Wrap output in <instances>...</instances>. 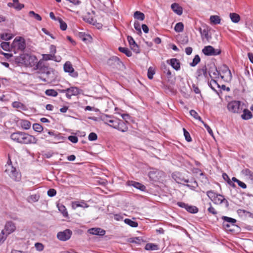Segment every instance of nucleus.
<instances>
[{
  "instance_id": "b1692460",
  "label": "nucleus",
  "mask_w": 253,
  "mask_h": 253,
  "mask_svg": "<svg viewBox=\"0 0 253 253\" xmlns=\"http://www.w3.org/2000/svg\"><path fill=\"white\" fill-rule=\"evenodd\" d=\"M243 112V114L241 115V117L243 120H249L252 118L253 115L251 112L247 109H245L243 108V110L242 111Z\"/></svg>"
},
{
  "instance_id": "c9c22d12",
  "label": "nucleus",
  "mask_w": 253,
  "mask_h": 253,
  "mask_svg": "<svg viewBox=\"0 0 253 253\" xmlns=\"http://www.w3.org/2000/svg\"><path fill=\"white\" fill-rule=\"evenodd\" d=\"M222 219L224 220L223 222H227V223H230L232 226L234 225L236 222V219L227 216H222Z\"/></svg>"
},
{
  "instance_id": "5701e85b",
  "label": "nucleus",
  "mask_w": 253,
  "mask_h": 253,
  "mask_svg": "<svg viewBox=\"0 0 253 253\" xmlns=\"http://www.w3.org/2000/svg\"><path fill=\"white\" fill-rule=\"evenodd\" d=\"M172 10L177 14L180 15L182 14V8L176 3H172L171 5Z\"/></svg>"
},
{
  "instance_id": "bf43d9fd",
  "label": "nucleus",
  "mask_w": 253,
  "mask_h": 253,
  "mask_svg": "<svg viewBox=\"0 0 253 253\" xmlns=\"http://www.w3.org/2000/svg\"><path fill=\"white\" fill-rule=\"evenodd\" d=\"M183 129L184 135L185 136V139L188 142L191 141L192 139H191V138L190 137L189 133L185 128H183Z\"/></svg>"
},
{
  "instance_id": "9d476101",
  "label": "nucleus",
  "mask_w": 253,
  "mask_h": 253,
  "mask_svg": "<svg viewBox=\"0 0 253 253\" xmlns=\"http://www.w3.org/2000/svg\"><path fill=\"white\" fill-rule=\"evenodd\" d=\"M221 79L226 82H230L232 80V75L229 68L225 66L224 67L222 73L220 74Z\"/></svg>"
},
{
  "instance_id": "603ef678",
  "label": "nucleus",
  "mask_w": 253,
  "mask_h": 253,
  "mask_svg": "<svg viewBox=\"0 0 253 253\" xmlns=\"http://www.w3.org/2000/svg\"><path fill=\"white\" fill-rule=\"evenodd\" d=\"M155 71L153 67H149L148 70L147 76L148 78L149 79H152L153 78V75L155 74Z\"/></svg>"
},
{
  "instance_id": "f8f14e48",
  "label": "nucleus",
  "mask_w": 253,
  "mask_h": 253,
  "mask_svg": "<svg viewBox=\"0 0 253 253\" xmlns=\"http://www.w3.org/2000/svg\"><path fill=\"white\" fill-rule=\"evenodd\" d=\"M16 230V226L14 223L9 221L6 222L4 226V229L3 230L7 234H10Z\"/></svg>"
},
{
  "instance_id": "6e6552de",
  "label": "nucleus",
  "mask_w": 253,
  "mask_h": 253,
  "mask_svg": "<svg viewBox=\"0 0 253 253\" xmlns=\"http://www.w3.org/2000/svg\"><path fill=\"white\" fill-rule=\"evenodd\" d=\"M176 182L180 184H183V182L186 183H190L189 184H186L185 186H187L188 187L190 188L192 190H194L198 187V183L195 180L190 181H189L188 179L177 178V179H176Z\"/></svg>"
},
{
  "instance_id": "8fccbe9b",
  "label": "nucleus",
  "mask_w": 253,
  "mask_h": 253,
  "mask_svg": "<svg viewBox=\"0 0 253 253\" xmlns=\"http://www.w3.org/2000/svg\"><path fill=\"white\" fill-rule=\"evenodd\" d=\"M57 20L60 23V29L63 31L66 30L67 27L66 23L64 22L60 18H58Z\"/></svg>"
},
{
  "instance_id": "4d7b16f0",
  "label": "nucleus",
  "mask_w": 253,
  "mask_h": 253,
  "mask_svg": "<svg viewBox=\"0 0 253 253\" xmlns=\"http://www.w3.org/2000/svg\"><path fill=\"white\" fill-rule=\"evenodd\" d=\"M35 247L38 251L41 252L44 249V246L41 243H36L35 244Z\"/></svg>"
},
{
  "instance_id": "20e7f679",
  "label": "nucleus",
  "mask_w": 253,
  "mask_h": 253,
  "mask_svg": "<svg viewBox=\"0 0 253 253\" xmlns=\"http://www.w3.org/2000/svg\"><path fill=\"white\" fill-rule=\"evenodd\" d=\"M5 172L15 181H19L21 179V175L20 173L11 164L7 163L5 165Z\"/></svg>"
},
{
  "instance_id": "052dcab7",
  "label": "nucleus",
  "mask_w": 253,
  "mask_h": 253,
  "mask_svg": "<svg viewBox=\"0 0 253 253\" xmlns=\"http://www.w3.org/2000/svg\"><path fill=\"white\" fill-rule=\"evenodd\" d=\"M222 176H223V178H224V179L225 180L227 181L229 184H230L231 185H232L234 187L235 186L234 184H233V183L232 184V182L230 181V179L229 176H228V175L226 173H223Z\"/></svg>"
},
{
  "instance_id": "39448f33",
  "label": "nucleus",
  "mask_w": 253,
  "mask_h": 253,
  "mask_svg": "<svg viewBox=\"0 0 253 253\" xmlns=\"http://www.w3.org/2000/svg\"><path fill=\"white\" fill-rule=\"evenodd\" d=\"M11 46L16 51H23L26 47V43L24 39L21 37H17L13 41Z\"/></svg>"
},
{
  "instance_id": "49530a36",
  "label": "nucleus",
  "mask_w": 253,
  "mask_h": 253,
  "mask_svg": "<svg viewBox=\"0 0 253 253\" xmlns=\"http://www.w3.org/2000/svg\"><path fill=\"white\" fill-rule=\"evenodd\" d=\"M33 129L38 132H41L43 130V127L39 124H34L33 125Z\"/></svg>"
},
{
  "instance_id": "412c9836",
  "label": "nucleus",
  "mask_w": 253,
  "mask_h": 253,
  "mask_svg": "<svg viewBox=\"0 0 253 253\" xmlns=\"http://www.w3.org/2000/svg\"><path fill=\"white\" fill-rule=\"evenodd\" d=\"M167 62L169 63L175 70L177 71L180 69V62L178 59L176 58H172L169 60H168Z\"/></svg>"
},
{
  "instance_id": "de8ad7c7",
  "label": "nucleus",
  "mask_w": 253,
  "mask_h": 253,
  "mask_svg": "<svg viewBox=\"0 0 253 253\" xmlns=\"http://www.w3.org/2000/svg\"><path fill=\"white\" fill-rule=\"evenodd\" d=\"M1 47L5 51H9L10 49V45L9 42H2L0 44Z\"/></svg>"
},
{
  "instance_id": "7ed1b4c3",
  "label": "nucleus",
  "mask_w": 253,
  "mask_h": 253,
  "mask_svg": "<svg viewBox=\"0 0 253 253\" xmlns=\"http://www.w3.org/2000/svg\"><path fill=\"white\" fill-rule=\"evenodd\" d=\"M244 104L240 101L234 100L229 102L227 104L228 110L232 113H241L243 110Z\"/></svg>"
},
{
  "instance_id": "338daca9",
  "label": "nucleus",
  "mask_w": 253,
  "mask_h": 253,
  "mask_svg": "<svg viewBox=\"0 0 253 253\" xmlns=\"http://www.w3.org/2000/svg\"><path fill=\"white\" fill-rule=\"evenodd\" d=\"M56 194V191L54 189H50L47 191V195L49 197H53Z\"/></svg>"
},
{
  "instance_id": "6e6d98bb",
  "label": "nucleus",
  "mask_w": 253,
  "mask_h": 253,
  "mask_svg": "<svg viewBox=\"0 0 253 253\" xmlns=\"http://www.w3.org/2000/svg\"><path fill=\"white\" fill-rule=\"evenodd\" d=\"M59 210L62 213L64 216H66L68 215V212L63 205L58 206Z\"/></svg>"
},
{
  "instance_id": "774afa93",
  "label": "nucleus",
  "mask_w": 253,
  "mask_h": 253,
  "mask_svg": "<svg viewBox=\"0 0 253 253\" xmlns=\"http://www.w3.org/2000/svg\"><path fill=\"white\" fill-rule=\"evenodd\" d=\"M202 123L204 124V126L206 127L209 134L212 136L213 132L211 127L207 124H205L203 121H202Z\"/></svg>"
},
{
  "instance_id": "f257e3e1",
  "label": "nucleus",
  "mask_w": 253,
  "mask_h": 253,
  "mask_svg": "<svg viewBox=\"0 0 253 253\" xmlns=\"http://www.w3.org/2000/svg\"><path fill=\"white\" fill-rule=\"evenodd\" d=\"M10 138L13 141L21 144H35L37 141V139L34 136L21 131L12 133Z\"/></svg>"
},
{
  "instance_id": "e2e57ef3",
  "label": "nucleus",
  "mask_w": 253,
  "mask_h": 253,
  "mask_svg": "<svg viewBox=\"0 0 253 253\" xmlns=\"http://www.w3.org/2000/svg\"><path fill=\"white\" fill-rule=\"evenodd\" d=\"M68 139L74 143H76L78 141V138L76 136L71 135L68 137Z\"/></svg>"
},
{
  "instance_id": "ddd939ff",
  "label": "nucleus",
  "mask_w": 253,
  "mask_h": 253,
  "mask_svg": "<svg viewBox=\"0 0 253 253\" xmlns=\"http://www.w3.org/2000/svg\"><path fill=\"white\" fill-rule=\"evenodd\" d=\"M80 89L77 87H71L66 89V96L68 98H71L72 96H76L80 94Z\"/></svg>"
},
{
  "instance_id": "09e8293b",
  "label": "nucleus",
  "mask_w": 253,
  "mask_h": 253,
  "mask_svg": "<svg viewBox=\"0 0 253 253\" xmlns=\"http://www.w3.org/2000/svg\"><path fill=\"white\" fill-rule=\"evenodd\" d=\"M200 61V58L198 55H196L194 59H193V61L192 63L190 64V66L192 67H194L198 64Z\"/></svg>"
},
{
  "instance_id": "37998d69",
  "label": "nucleus",
  "mask_w": 253,
  "mask_h": 253,
  "mask_svg": "<svg viewBox=\"0 0 253 253\" xmlns=\"http://www.w3.org/2000/svg\"><path fill=\"white\" fill-rule=\"evenodd\" d=\"M73 207L75 208L82 207V208H87L88 206L84 202H75L73 203Z\"/></svg>"
},
{
  "instance_id": "f3484780",
  "label": "nucleus",
  "mask_w": 253,
  "mask_h": 253,
  "mask_svg": "<svg viewBox=\"0 0 253 253\" xmlns=\"http://www.w3.org/2000/svg\"><path fill=\"white\" fill-rule=\"evenodd\" d=\"M115 128L122 132H126L128 129L126 124L123 121L119 119H118V122H117Z\"/></svg>"
},
{
  "instance_id": "4468645a",
  "label": "nucleus",
  "mask_w": 253,
  "mask_h": 253,
  "mask_svg": "<svg viewBox=\"0 0 253 253\" xmlns=\"http://www.w3.org/2000/svg\"><path fill=\"white\" fill-rule=\"evenodd\" d=\"M127 39L131 49L136 53H139L140 50L139 46L135 42L133 38L131 36H128Z\"/></svg>"
},
{
  "instance_id": "7c9ffc66",
  "label": "nucleus",
  "mask_w": 253,
  "mask_h": 253,
  "mask_svg": "<svg viewBox=\"0 0 253 253\" xmlns=\"http://www.w3.org/2000/svg\"><path fill=\"white\" fill-rule=\"evenodd\" d=\"M230 18L234 23H238L240 20V16L239 14L235 13H231L230 14Z\"/></svg>"
},
{
  "instance_id": "423d86ee",
  "label": "nucleus",
  "mask_w": 253,
  "mask_h": 253,
  "mask_svg": "<svg viewBox=\"0 0 253 253\" xmlns=\"http://www.w3.org/2000/svg\"><path fill=\"white\" fill-rule=\"evenodd\" d=\"M203 53L207 56L217 55L220 53V51L215 49L212 46L208 45L204 47L202 49Z\"/></svg>"
},
{
  "instance_id": "a211bd4d",
  "label": "nucleus",
  "mask_w": 253,
  "mask_h": 253,
  "mask_svg": "<svg viewBox=\"0 0 253 253\" xmlns=\"http://www.w3.org/2000/svg\"><path fill=\"white\" fill-rule=\"evenodd\" d=\"M196 74L197 78L199 80L203 77L206 78L208 76L206 67L204 66L202 68L198 69L197 71Z\"/></svg>"
},
{
  "instance_id": "4c0bfd02",
  "label": "nucleus",
  "mask_w": 253,
  "mask_h": 253,
  "mask_svg": "<svg viewBox=\"0 0 253 253\" xmlns=\"http://www.w3.org/2000/svg\"><path fill=\"white\" fill-rule=\"evenodd\" d=\"M45 93L47 96L53 97H56L58 95L57 92L55 90L52 89L46 90L45 91Z\"/></svg>"
},
{
  "instance_id": "473e14b6",
  "label": "nucleus",
  "mask_w": 253,
  "mask_h": 253,
  "mask_svg": "<svg viewBox=\"0 0 253 253\" xmlns=\"http://www.w3.org/2000/svg\"><path fill=\"white\" fill-rule=\"evenodd\" d=\"M39 197L37 194L32 195L27 198V201L29 203H35L38 201Z\"/></svg>"
},
{
  "instance_id": "72a5a7b5",
  "label": "nucleus",
  "mask_w": 253,
  "mask_h": 253,
  "mask_svg": "<svg viewBox=\"0 0 253 253\" xmlns=\"http://www.w3.org/2000/svg\"><path fill=\"white\" fill-rule=\"evenodd\" d=\"M119 50L120 52L125 54L128 57H130L132 55L131 51L127 48L119 47Z\"/></svg>"
},
{
  "instance_id": "1a4fd4ad",
  "label": "nucleus",
  "mask_w": 253,
  "mask_h": 253,
  "mask_svg": "<svg viewBox=\"0 0 253 253\" xmlns=\"http://www.w3.org/2000/svg\"><path fill=\"white\" fill-rule=\"evenodd\" d=\"M102 120L104 123L109 125L110 126L115 128L116 126L117 122H118V119L113 118L111 116L105 115L102 117Z\"/></svg>"
},
{
  "instance_id": "c756f323",
  "label": "nucleus",
  "mask_w": 253,
  "mask_h": 253,
  "mask_svg": "<svg viewBox=\"0 0 253 253\" xmlns=\"http://www.w3.org/2000/svg\"><path fill=\"white\" fill-rule=\"evenodd\" d=\"M145 249L148 251H155L159 250V247L156 244L148 243L146 245Z\"/></svg>"
},
{
  "instance_id": "393cba45",
  "label": "nucleus",
  "mask_w": 253,
  "mask_h": 253,
  "mask_svg": "<svg viewBox=\"0 0 253 253\" xmlns=\"http://www.w3.org/2000/svg\"><path fill=\"white\" fill-rule=\"evenodd\" d=\"M12 106L13 108L22 110H26V106L22 103L18 101H14L12 103Z\"/></svg>"
},
{
  "instance_id": "ea45409f",
  "label": "nucleus",
  "mask_w": 253,
  "mask_h": 253,
  "mask_svg": "<svg viewBox=\"0 0 253 253\" xmlns=\"http://www.w3.org/2000/svg\"><path fill=\"white\" fill-rule=\"evenodd\" d=\"M183 29L184 25L182 22L177 23L174 27V30L176 32H181L183 31Z\"/></svg>"
},
{
  "instance_id": "cd10ccee",
  "label": "nucleus",
  "mask_w": 253,
  "mask_h": 253,
  "mask_svg": "<svg viewBox=\"0 0 253 253\" xmlns=\"http://www.w3.org/2000/svg\"><path fill=\"white\" fill-rule=\"evenodd\" d=\"M208 84L210 87L215 92H217L215 89L216 87L218 88H220V85L214 80L212 79L210 82H209Z\"/></svg>"
},
{
  "instance_id": "864d4df0",
  "label": "nucleus",
  "mask_w": 253,
  "mask_h": 253,
  "mask_svg": "<svg viewBox=\"0 0 253 253\" xmlns=\"http://www.w3.org/2000/svg\"><path fill=\"white\" fill-rule=\"evenodd\" d=\"M190 114L195 119L198 120L202 122L201 118L198 115V113L194 110L190 111Z\"/></svg>"
},
{
  "instance_id": "0eeeda50",
  "label": "nucleus",
  "mask_w": 253,
  "mask_h": 253,
  "mask_svg": "<svg viewBox=\"0 0 253 253\" xmlns=\"http://www.w3.org/2000/svg\"><path fill=\"white\" fill-rule=\"evenodd\" d=\"M64 70L65 72L69 73V75L73 77H78V74L73 68L71 63L70 61H67L64 65Z\"/></svg>"
},
{
  "instance_id": "aec40b11",
  "label": "nucleus",
  "mask_w": 253,
  "mask_h": 253,
  "mask_svg": "<svg viewBox=\"0 0 253 253\" xmlns=\"http://www.w3.org/2000/svg\"><path fill=\"white\" fill-rule=\"evenodd\" d=\"M94 13L93 12L92 13H90L89 12L86 13L83 17V19L85 22L91 24L92 25H94L96 21L93 18Z\"/></svg>"
},
{
  "instance_id": "5fc2aeb1",
  "label": "nucleus",
  "mask_w": 253,
  "mask_h": 253,
  "mask_svg": "<svg viewBox=\"0 0 253 253\" xmlns=\"http://www.w3.org/2000/svg\"><path fill=\"white\" fill-rule=\"evenodd\" d=\"M207 195L209 198L213 201L217 194L212 191H209L207 192Z\"/></svg>"
},
{
  "instance_id": "3c124183",
  "label": "nucleus",
  "mask_w": 253,
  "mask_h": 253,
  "mask_svg": "<svg viewBox=\"0 0 253 253\" xmlns=\"http://www.w3.org/2000/svg\"><path fill=\"white\" fill-rule=\"evenodd\" d=\"M8 234L5 233L4 230H2L0 233V244L3 243L7 238Z\"/></svg>"
},
{
  "instance_id": "680f3d73",
  "label": "nucleus",
  "mask_w": 253,
  "mask_h": 253,
  "mask_svg": "<svg viewBox=\"0 0 253 253\" xmlns=\"http://www.w3.org/2000/svg\"><path fill=\"white\" fill-rule=\"evenodd\" d=\"M47 133L49 135L54 136L55 140H60V137L58 134H55L54 131L48 130Z\"/></svg>"
},
{
  "instance_id": "2eb2a0df",
  "label": "nucleus",
  "mask_w": 253,
  "mask_h": 253,
  "mask_svg": "<svg viewBox=\"0 0 253 253\" xmlns=\"http://www.w3.org/2000/svg\"><path fill=\"white\" fill-rule=\"evenodd\" d=\"M241 173L246 178L253 182V171L252 169L248 168L244 169L242 170Z\"/></svg>"
},
{
  "instance_id": "6ab92c4d",
  "label": "nucleus",
  "mask_w": 253,
  "mask_h": 253,
  "mask_svg": "<svg viewBox=\"0 0 253 253\" xmlns=\"http://www.w3.org/2000/svg\"><path fill=\"white\" fill-rule=\"evenodd\" d=\"M88 232L92 235L103 236L105 234V231L100 228H93L88 229Z\"/></svg>"
},
{
  "instance_id": "f03ea898",
  "label": "nucleus",
  "mask_w": 253,
  "mask_h": 253,
  "mask_svg": "<svg viewBox=\"0 0 253 253\" xmlns=\"http://www.w3.org/2000/svg\"><path fill=\"white\" fill-rule=\"evenodd\" d=\"M16 61L26 66H36L37 69L40 67L41 61L38 62V59L35 55L22 54L16 58Z\"/></svg>"
},
{
  "instance_id": "a18cd8bd",
  "label": "nucleus",
  "mask_w": 253,
  "mask_h": 253,
  "mask_svg": "<svg viewBox=\"0 0 253 253\" xmlns=\"http://www.w3.org/2000/svg\"><path fill=\"white\" fill-rule=\"evenodd\" d=\"M113 62L119 64V63H121L120 61L119 60V58L117 57H113L111 58H110L108 61V64L109 65H113Z\"/></svg>"
},
{
  "instance_id": "69168bd1",
  "label": "nucleus",
  "mask_w": 253,
  "mask_h": 253,
  "mask_svg": "<svg viewBox=\"0 0 253 253\" xmlns=\"http://www.w3.org/2000/svg\"><path fill=\"white\" fill-rule=\"evenodd\" d=\"M1 38L4 40H8L12 38V36L9 34H3L1 35Z\"/></svg>"
},
{
  "instance_id": "2f4dec72",
  "label": "nucleus",
  "mask_w": 253,
  "mask_h": 253,
  "mask_svg": "<svg viewBox=\"0 0 253 253\" xmlns=\"http://www.w3.org/2000/svg\"><path fill=\"white\" fill-rule=\"evenodd\" d=\"M224 200L225 199L222 195L217 194V195L215 196L212 202L214 204H219L222 203Z\"/></svg>"
},
{
  "instance_id": "f704fd0d",
  "label": "nucleus",
  "mask_w": 253,
  "mask_h": 253,
  "mask_svg": "<svg viewBox=\"0 0 253 253\" xmlns=\"http://www.w3.org/2000/svg\"><path fill=\"white\" fill-rule=\"evenodd\" d=\"M134 17L135 19L142 21L144 19L145 15L142 12L137 11L134 13Z\"/></svg>"
},
{
  "instance_id": "4be33fe9",
  "label": "nucleus",
  "mask_w": 253,
  "mask_h": 253,
  "mask_svg": "<svg viewBox=\"0 0 253 253\" xmlns=\"http://www.w3.org/2000/svg\"><path fill=\"white\" fill-rule=\"evenodd\" d=\"M18 124L24 129H29L31 126L30 122L26 120H20Z\"/></svg>"
},
{
  "instance_id": "79ce46f5",
  "label": "nucleus",
  "mask_w": 253,
  "mask_h": 253,
  "mask_svg": "<svg viewBox=\"0 0 253 253\" xmlns=\"http://www.w3.org/2000/svg\"><path fill=\"white\" fill-rule=\"evenodd\" d=\"M29 15L31 17H33L34 18H35V19H36L38 21H41L42 20L41 16L39 14L36 13L33 11H29Z\"/></svg>"
},
{
  "instance_id": "c03bdc74",
  "label": "nucleus",
  "mask_w": 253,
  "mask_h": 253,
  "mask_svg": "<svg viewBox=\"0 0 253 253\" xmlns=\"http://www.w3.org/2000/svg\"><path fill=\"white\" fill-rule=\"evenodd\" d=\"M55 55L53 54H42V59L45 61L49 60H54Z\"/></svg>"
},
{
  "instance_id": "a19ab883",
  "label": "nucleus",
  "mask_w": 253,
  "mask_h": 253,
  "mask_svg": "<svg viewBox=\"0 0 253 253\" xmlns=\"http://www.w3.org/2000/svg\"><path fill=\"white\" fill-rule=\"evenodd\" d=\"M186 210L188 212L192 213H195L198 211V208L196 207L193 206L187 205Z\"/></svg>"
},
{
  "instance_id": "bb28decb",
  "label": "nucleus",
  "mask_w": 253,
  "mask_h": 253,
  "mask_svg": "<svg viewBox=\"0 0 253 253\" xmlns=\"http://www.w3.org/2000/svg\"><path fill=\"white\" fill-rule=\"evenodd\" d=\"M131 185L132 186L140 190L141 191H144L146 189V187L144 185L139 182L131 181Z\"/></svg>"
},
{
  "instance_id": "13d9d810",
  "label": "nucleus",
  "mask_w": 253,
  "mask_h": 253,
  "mask_svg": "<svg viewBox=\"0 0 253 253\" xmlns=\"http://www.w3.org/2000/svg\"><path fill=\"white\" fill-rule=\"evenodd\" d=\"M88 140L90 141H94L97 139V135L94 132H91L88 135Z\"/></svg>"
},
{
  "instance_id": "dca6fc26",
  "label": "nucleus",
  "mask_w": 253,
  "mask_h": 253,
  "mask_svg": "<svg viewBox=\"0 0 253 253\" xmlns=\"http://www.w3.org/2000/svg\"><path fill=\"white\" fill-rule=\"evenodd\" d=\"M7 6L10 7H13L17 10H20L24 7V5L19 3L18 0H12V2H8Z\"/></svg>"
},
{
  "instance_id": "c85d7f7f",
  "label": "nucleus",
  "mask_w": 253,
  "mask_h": 253,
  "mask_svg": "<svg viewBox=\"0 0 253 253\" xmlns=\"http://www.w3.org/2000/svg\"><path fill=\"white\" fill-rule=\"evenodd\" d=\"M200 32L201 33L202 39H206L207 41L211 38V36L209 35L208 31L207 29H204L202 30L201 28H200Z\"/></svg>"
},
{
  "instance_id": "58836bf2",
  "label": "nucleus",
  "mask_w": 253,
  "mask_h": 253,
  "mask_svg": "<svg viewBox=\"0 0 253 253\" xmlns=\"http://www.w3.org/2000/svg\"><path fill=\"white\" fill-rule=\"evenodd\" d=\"M46 72L45 73V74L46 76V77L48 79L51 80L53 78V74H54V70L51 68H49L46 69Z\"/></svg>"
},
{
  "instance_id": "a878e982",
  "label": "nucleus",
  "mask_w": 253,
  "mask_h": 253,
  "mask_svg": "<svg viewBox=\"0 0 253 253\" xmlns=\"http://www.w3.org/2000/svg\"><path fill=\"white\" fill-rule=\"evenodd\" d=\"M210 21L212 24H218L220 23L221 19L217 15H211L210 16Z\"/></svg>"
},
{
  "instance_id": "e433bc0d",
  "label": "nucleus",
  "mask_w": 253,
  "mask_h": 253,
  "mask_svg": "<svg viewBox=\"0 0 253 253\" xmlns=\"http://www.w3.org/2000/svg\"><path fill=\"white\" fill-rule=\"evenodd\" d=\"M124 222L126 224L129 225L132 227H136L138 226L137 222L134 221L130 219L126 218L125 219Z\"/></svg>"
},
{
  "instance_id": "0e129e2a",
  "label": "nucleus",
  "mask_w": 253,
  "mask_h": 253,
  "mask_svg": "<svg viewBox=\"0 0 253 253\" xmlns=\"http://www.w3.org/2000/svg\"><path fill=\"white\" fill-rule=\"evenodd\" d=\"M220 74H221V73L219 72L216 69H215V71L212 73L213 76L211 75V73H210L209 75L211 78H217L219 77Z\"/></svg>"
},
{
  "instance_id": "9b49d317",
  "label": "nucleus",
  "mask_w": 253,
  "mask_h": 253,
  "mask_svg": "<svg viewBox=\"0 0 253 253\" xmlns=\"http://www.w3.org/2000/svg\"><path fill=\"white\" fill-rule=\"evenodd\" d=\"M72 232L69 229L65 230L63 232H60L57 234V237L58 239L61 241H66L70 239Z\"/></svg>"
}]
</instances>
